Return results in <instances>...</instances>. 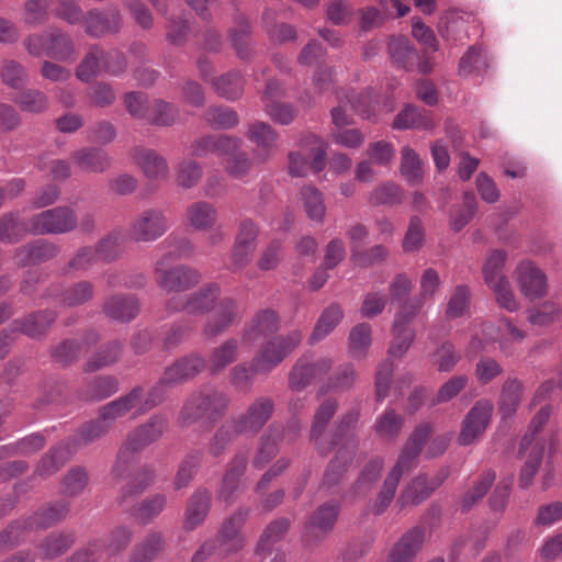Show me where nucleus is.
Here are the masks:
<instances>
[{
    "mask_svg": "<svg viewBox=\"0 0 562 562\" xmlns=\"http://www.w3.org/2000/svg\"><path fill=\"white\" fill-rule=\"evenodd\" d=\"M67 514L65 506L54 505L38 509L23 521H16L9 526L0 535V550L16 546L24 539L27 531L46 529L61 520Z\"/></svg>",
    "mask_w": 562,
    "mask_h": 562,
    "instance_id": "obj_5",
    "label": "nucleus"
},
{
    "mask_svg": "<svg viewBox=\"0 0 562 562\" xmlns=\"http://www.w3.org/2000/svg\"><path fill=\"white\" fill-rule=\"evenodd\" d=\"M75 160L83 169L103 171L111 165L106 153L100 148L85 149L76 154Z\"/></svg>",
    "mask_w": 562,
    "mask_h": 562,
    "instance_id": "obj_52",
    "label": "nucleus"
},
{
    "mask_svg": "<svg viewBox=\"0 0 562 562\" xmlns=\"http://www.w3.org/2000/svg\"><path fill=\"white\" fill-rule=\"evenodd\" d=\"M371 345V327L361 323L355 326L348 338V351L353 358H363Z\"/></svg>",
    "mask_w": 562,
    "mask_h": 562,
    "instance_id": "obj_47",
    "label": "nucleus"
},
{
    "mask_svg": "<svg viewBox=\"0 0 562 562\" xmlns=\"http://www.w3.org/2000/svg\"><path fill=\"white\" fill-rule=\"evenodd\" d=\"M103 63L104 52L98 47L91 48L77 68V77L82 81H89L100 71Z\"/></svg>",
    "mask_w": 562,
    "mask_h": 562,
    "instance_id": "obj_58",
    "label": "nucleus"
},
{
    "mask_svg": "<svg viewBox=\"0 0 562 562\" xmlns=\"http://www.w3.org/2000/svg\"><path fill=\"white\" fill-rule=\"evenodd\" d=\"M70 0H27L24 4L22 21L29 25H37L47 18V9L64 19H69Z\"/></svg>",
    "mask_w": 562,
    "mask_h": 562,
    "instance_id": "obj_23",
    "label": "nucleus"
},
{
    "mask_svg": "<svg viewBox=\"0 0 562 562\" xmlns=\"http://www.w3.org/2000/svg\"><path fill=\"white\" fill-rule=\"evenodd\" d=\"M496 479V474L494 471L488 470L485 471L473 484V486L465 493L463 497V507L469 509L473 506L479 499H481L487 491L491 488L492 484Z\"/></svg>",
    "mask_w": 562,
    "mask_h": 562,
    "instance_id": "obj_60",
    "label": "nucleus"
},
{
    "mask_svg": "<svg viewBox=\"0 0 562 562\" xmlns=\"http://www.w3.org/2000/svg\"><path fill=\"white\" fill-rule=\"evenodd\" d=\"M239 342L236 338H228L215 347L209 358L206 368L213 375L218 374L238 358Z\"/></svg>",
    "mask_w": 562,
    "mask_h": 562,
    "instance_id": "obj_33",
    "label": "nucleus"
},
{
    "mask_svg": "<svg viewBox=\"0 0 562 562\" xmlns=\"http://www.w3.org/2000/svg\"><path fill=\"white\" fill-rule=\"evenodd\" d=\"M166 427V419L155 415L131 432L119 450L113 468L114 475L122 476L135 456L147 446L157 441L162 436Z\"/></svg>",
    "mask_w": 562,
    "mask_h": 562,
    "instance_id": "obj_3",
    "label": "nucleus"
},
{
    "mask_svg": "<svg viewBox=\"0 0 562 562\" xmlns=\"http://www.w3.org/2000/svg\"><path fill=\"white\" fill-rule=\"evenodd\" d=\"M521 293L530 299L542 297L547 293V277L531 261H522L515 270Z\"/></svg>",
    "mask_w": 562,
    "mask_h": 562,
    "instance_id": "obj_19",
    "label": "nucleus"
},
{
    "mask_svg": "<svg viewBox=\"0 0 562 562\" xmlns=\"http://www.w3.org/2000/svg\"><path fill=\"white\" fill-rule=\"evenodd\" d=\"M169 229V222L161 209H146L139 212L128 227L130 237L137 243H151Z\"/></svg>",
    "mask_w": 562,
    "mask_h": 562,
    "instance_id": "obj_11",
    "label": "nucleus"
},
{
    "mask_svg": "<svg viewBox=\"0 0 562 562\" xmlns=\"http://www.w3.org/2000/svg\"><path fill=\"white\" fill-rule=\"evenodd\" d=\"M229 397L223 391L205 386L192 393L180 412L182 425H191L202 417L215 420L227 409Z\"/></svg>",
    "mask_w": 562,
    "mask_h": 562,
    "instance_id": "obj_4",
    "label": "nucleus"
},
{
    "mask_svg": "<svg viewBox=\"0 0 562 562\" xmlns=\"http://www.w3.org/2000/svg\"><path fill=\"white\" fill-rule=\"evenodd\" d=\"M69 225V213L66 209H53L42 212L31 220L30 232L34 234L61 233Z\"/></svg>",
    "mask_w": 562,
    "mask_h": 562,
    "instance_id": "obj_27",
    "label": "nucleus"
},
{
    "mask_svg": "<svg viewBox=\"0 0 562 562\" xmlns=\"http://www.w3.org/2000/svg\"><path fill=\"white\" fill-rule=\"evenodd\" d=\"M282 430L276 426L270 427L261 437V443L257 456L255 457V467L261 468L268 463L278 452L279 440Z\"/></svg>",
    "mask_w": 562,
    "mask_h": 562,
    "instance_id": "obj_44",
    "label": "nucleus"
},
{
    "mask_svg": "<svg viewBox=\"0 0 562 562\" xmlns=\"http://www.w3.org/2000/svg\"><path fill=\"white\" fill-rule=\"evenodd\" d=\"M289 528V520L280 518L267 526L258 542L257 552H269L279 542Z\"/></svg>",
    "mask_w": 562,
    "mask_h": 562,
    "instance_id": "obj_54",
    "label": "nucleus"
},
{
    "mask_svg": "<svg viewBox=\"0 0 562 562\" xmlns=\"http://www.w3.org/2000/svg\"><path fill=\"white\" fill-rule=\"evenodd\" d=\"M278 328V314L272 310H263L257 313L250 324L245 328L241 340L244 344L252 345L261 337L277 331Z\"/></svg>",
    "mask_w": 562,
    "mask_h": 562,
    "instance_id": "obj_26",
    "label": "nucleus"
},
{
    "mask_svg": "<svg viewBox=\"0 0 562 562\" xmlns=\"http://www.w3.org/2000/svg\"><path fill=\"white\" fill-rule=\"evenodd\" d=\"M130 114L135 120L157 126L171 125L179 116L177 108H130Z\"/></svg>",
    "mask_w": 562,
    "mask_h": 562,
    "instance_id": "obj_36",
    "label": "nucleus"
},
{
    "mask_svg": "<svg viewBox=\"0 0 562 562\" xmlns=\"http://www.w3.org/2000/svg\"><path fill=\"white\" fill-rule=\"evenodd\" d=\"M383 464L382 458H373L364 465L353 486L355 495L363 496L372 490L380 477Z\"/></svg>",
    "mask_w": 562,
    "mask_h": 562,
    "instance_id": "obj_42",
    "label": "nucleus"
},
{
    "mask_svg": "<svg viewBox=\"0 0 562 562\" xmlns=\"http://www.w3.org/2000/svg\"><path fill=\"white\" fill-rule=\"evenodd\" d=\"M476 210L475 196L471 192H467L463 196V204L456 210L450 218L451 228L460 232L473 217Z\"/></svg>",
    "mask_w": 562,
    "mask_h": 562,
    "instance_id": "obj_62",
    "label": "nucleus"
},
{
    "mask_svg": "<svg viewBox=\"0 0 562 562\" xmlns=\"http://www.w3.org/2000/svg\"><path fill=\"white\" fill-rule=\"evenodd\" d=\"M432 432L430 424L418 426L406 441L396 463L385 477L383 485L372 505L374 514L383 513L392 503L402 475L416 463L426 440Z\"/></svg>",
    "mask_w": 562,
    "mask_h": 562,
    "instance_id": "obj_1",
    "label": "nucleus"
},
{
    "mask_svg": "<svg viewBox=\"0 0 562 562\" xmlns=\"http://www.w3.org/2000/svg\"><path fill=\"white\" fill-rule=\"evenodd\" d=\"M490 67V57L481 45L468 48L459 63L461 76L483 75Z\"/></svg>",
    "mask_w": 562,
    "mask_h": 562,
    "instance_id": "obj_35",
    "label": "nucleus"
},
{
    "mask_svg": "<svg viewBox=\"0 0 562 562\" xmlns=\"http://www.w3.org/2000/svg\"><path fill=\"white\" fill-rule=\"evenodd\" d=\"M301 200L307 217L317 223L323 222L326 207L322 192L315 187H304L301 191Z\"/></svg>",
    "mask_w": 562,
    "mask_h": 562,
    "instance_id": "obj_41",
    "label": "nucleus"
},
{
    "mask_svg": "<svg viewBox=\"0 0 562 562\" xmlns=\"http://www.w3.org/2000/svg\"><path fill=\"white\" fill-rule=\"evenodd\" d=\"M164 549V540L160 533H149L133 550L130 562H151Z\"/></svg>",
    "mask_w": 562,
    "mask_h": 562,
    "instance_id": "obj_46",
    "label": "nucleus"
},
{
    "mask_svg": "<svg viewBox=\"0 0 562 562\" xmlns=\"http://www.w3.org/2000/svg\"><path fill=\"white\" fill-rule=\"evenodd\" d=\"M393 61L401 68L409 70L414 67L418 54L406 37H394L389 43Z\"/></svg>",
    "mask_w": 562,
    "mask_h": 562,
    "instance_id": "obj_38",
    "label": "nucleus"
},
{
    "mask_svg": "<svg viewBox=\"0 0 562 562\" xmlns=\"http://www.w3.org/2000/svg\"><path fill=\"white\" fill-rule=\"evenodd\" d=\"M241 431L232 420H227L212 437L209 446V452L213 457H220L226 448L239 436Z\"/></svg>",
    "mask_w": 562,
    "mask_h": 562,
    "instance_id": "obj_45",
    "label": "nucleus"
},
{
    "mask_svg": "<svg viewBox=\"0 0 562 562\" xmlns=\"http://www.w3.org/2000/svg\"><path fill=\"white\" fill-rule=\"evenodd\" d=\"M156 403L151 400L145 398L144 389L140 386L134 387L127 394H124L99 409L101 419L108 424L111 429L115 422L126 416L130 412L135 411L136 414H143L153 407Z\"/></svg>",
    "mask_w": 562,
    "mask_h": 562,
    "instance_id": "obj_8",
    "label": "nucleus"
},
{
    "mask_svg": "<svg viewBox=\"0 0 562 562\" xmlns=\"http://www.w3.org/2000/svg\"><path fill=\"white\" fill-rule=\"evenodd\" d=\"M507 259V252L502 249L492 250L482 267V273L486 284L495 283L506 277L503 274V267Z\"/></svg>",
    "mask_w": 562,
    "mask_h": 562,
    "instance_id": "obj_51",
    "label": "nucleus"
},
{
    "mask_svg": "<svg viewBox=\"0 0 562 562\" xmlns=\"http://www.w3.org/2000/svg\"><path fill=\"white\" fill-rule=\"evenodd\" d=\"M125 235L121 229H113L103 237L97 247L100 260L105 262L115 260L120 255Z\"/></svg>",
    "mask_w": 562,
    "mask_h": 562,
    "instance_id": "obj_56",
    "label": "nucleus"
},
{
    "mask_svg": "<svg viewBox=\"0 0 562 562\" xmlns=\"http://www.w3.org/2000/svg\"><path fill=\"white\" fill-rule=\"evenodd\" d=\"M274 404L269 397H259L251 403L246 412L232 418L243 435H256L269 420L273 413Z\"/></svg>",
    "mask_w": 562,
    "mask_h": 562,
    "instance_id": "obj_16",
    "label": "nucleus"
},
{
    "mask_svg": "<svg viewBox=\"0 0 562 562\" xmlns=\"http://www.w3.org/2000/svg\"><path fill=\"white\" fill-rule=\"evenodd\" d=\"M210 505L211 494L203 488L196 490L190 497L187 506L184 528L187 530H192L202 524L207 516Z\"/></svg>",
    "mask_w": 562,
    "mask_h": 562,
    "instance_id": "obj_34",
    "label": "nucleus"
},
{
    "mask_svg": "<svg viewBox=\"0 0 562 562\" xmlns=\"http://www.w3.org/2000/svg\"><path fill=\"white\" fill-rule=\"evenodd\" d=\"M493 413V405L488 401H479L467 413L458 437L461 446L475 442L486 430Z\"/></svg>",
    "mask_w": 562,
    "mask_h": 562,
    "instance_id": "obj_14",
    "label": "nucleus"
},
{
    "mask_svg": "<svg viewBox=\"0 0 562 562\" xmlns=\"http://www.w3.org/2000/svg\"><path fill=\"white\" fill-rule=\"evenodd\" d=\"M203 459V452L194 450L190 452L180 463L176 479L175 487L181 490L187 487L194 477L196 470L199 469Z\"/></svg>",
    "mask_w": 562,
    "mask_h": 562,
    "instance_id": "obj_49",
    "label": "nucleus"
},
{
    "mask_svg": "<svg viewBox=\"0 0 562 562\" xmlns=\"http://www.w3.org/2000/svg\"><path fill=\"white\" fill-rule=\"evenodd\" d=\"M526 337L524 330L516 327L509 319H503L498 325L482 322L479 330H475L467 347L469 356H476L486 350L487 346L498 342L501 351L505 356L514 353L515 345L520 344Z\"/></svg>",
    "mask_w": 562,
    "mask_h": 562,
    "instance_id": "obj_2",
    "label": "nucleus"
},
{
    "mask_svg": "<svg viewBox=\"0 0 562 562\" xmlns=\"http://www.w3.org/2000/svg\"><path fill=\"white\" fill-rule=\"evenodd\" d=\"M122 353V345L113 341L94 352L86 364L87 371H97L117 361Z\"/></svg>",
    "mask_w": 562,
    "mask_h": 562,
    "instance_id": "obj_50",
    "label": "nucleus"
},
{
    "mask_svg": "<svg viewBox=\"0 0 562 562\" xmlns=\"http://www.w3.org/2000/svg\"><path fill=\"white\" fill-rule=\"evenodd\" d=\"M206 368L205 359L198 355L192 353L177 360L173 364L168 367L161 379L160 384L170 386L173 384L182 383L189 379L194 378Z\"/></svg>",
    "mask_w": 562,
    "mask_h": 562,
    "instance_id": "obj_20",
    "label": "nucleus"
},
{
    "mask_svg": "<svg viewBox=\"0 0 562 562\" xmlns=\"http://www.w3.org/2000/svg\"><path fill=\"white\" fill-rule=\"evenodd\" d=\"M103 312L117 322H130L139 312L138 300L134 295H113L103 304Z\"/></svg>",
    "mask_w": 562,
    "mask_h": 562,
    "instance_id": "obj_29",
    "label": "nucleus"
},
{
    "mask_svg": "<svg viewBox=\"0 0 562 562\" xmlns=\"http://www.w3.org/2000/svg\"><path fill=\"white\" fill-rule=\"evenodd\" d=\"M402 425V416L390 408L376 418L374 430L380 438L393 440L398 436Z\"/></svg>",
    "mask_w": 562,
    "mask_h": 562,
    "instance_id": "obj_48",
    "label": "nucleus"
},
{
    "mask_svg": "<svg viewBox=\"0 0 562 562\" xmlns=\"http://www.w3.org/2000/svg\"><path fill=\"white\" fill-rule=\"evenodd\" d=\"M133 162L143 171L149 180L166 179L169 173L167 160L157 151L136 146L131 149Z\"/></svg>",
    "mask_w": 562,
    "mask_h": 562,
    "instance_id": "obj_21",
    "label": "nucleus"
},
{
    "mask_svg": "<svg viewBox=\"0 0 562 562\" xmlns=\"http://www.w3.org/2000/svg\"><path fill=\"white\" fill-rule=\"evenodd\" d=\"M420 311V303L404 304L395 314L392 327L393 339L389 348V355L402 358L415 339V330L409 323Z\"/></svg>",
    "mask_w": 562,
    "mask_h": 562,
    "instance_id": "obj_13",
    "label": "nucleus"
},
{
    "mask_svg": "<svg viewBox=\"0 0 562 562\" xmlns=\"http://www.w3.org/2000/svg\"><path fill=\"white\" fill-rule=\"evenodd\" d=\"M440 289L441 280L439 273L434 268H427L420 274L418 297L411 301V303H420L422 307L424 302L434 299Z\"/></svg>",
    "mask_w": 562,
    "mask_h": 562,
    "instance_id": "obj_55",
    "label": "nucleus"
},
{
    "mask_svg": "<svg viewBox=\"0 0 562 562\" xmlns=\"http://www.w3.org/2000/svg\"><path fill=\"white\" fill-rule=\"evenodd\" d=\"M205 119L214 128H232L238 124V115L232 108H209Z\"/></svg>",
    "mask_w": 562,
    "mask_h": 562,
    "instance_id": "obj_63",
    "label": "nucleus"
},
{
    "mask_svg": "<svg viewBox=\"0 0 562 562\" xmlns=\"http://www.w3.org/2000/svg\"><path fill=\"white\" fill-rule=\"evenodd\" d=\"M522 384L516 379H508L503 385L499 409L504 416L515 413L521 398Z\"/></svg>",
    "mask_w": 562,
    "mask_h": 562,
    "instance_id": "obj_53",
    "label": "nucleus"
},
{
    "mask_svg": "<svg viewBox=\"0 0 562 562\" xmlns=\"http://www.w3.org/2000/svg\"><path fill=\"white\" fill-rule=\"evenodd\" d=\"M338 515V507L334 504L321 506L310 518L305 526L306 542L323 539L333 529Z\"/></svg>",
    "mask_w": 562,
    "mask_h": 562,
    "instance_id": "obj_24",
    "label": "nucleus"
},
{
    "mask_svg": "<svg viewBox=\"0 0 562 562\" xmlns=\"http://www.w3.org/2000/svg\"><path fill=\"white\" fill-rule=\"evenodd\" d=\"M248 517V510L240 508L227 517L218 530V551L222 554L237 552L245 544L241 528Z\"/></svg>",
    "mask_w": 562,
    "mask_h": 562,
    "instance_id": "obj_17",
    "label": "nucleus"
},
{
    "mask_svg": "<svg viewBox=\"0 0 562 562\" xmlns=\"http://www.w3.org/2000/svg\"><path fill=\"white\" fill-rule=\"evenodd\" d=\"M356 445L352 441L350 447L340 448L334 460L329 463L324 474L322 488L330 490L335 487L344 477L347 467L351 463L355 456Z\"/></svg>",
    "mask_w": 562,
    "mask_h": 562,
    "instance_id": "obj_31",
    "label": "nucleus"
},
{
    "mask_svg": "<svg viewBox=\"0 0 562 562\" xmlns=\"http://www.w3.org/2000/svg\"><path fill=\"white\" fill-rule=\"evenodd\" d=\"M337 411V402L335 400L324 401L316 409L314 420L312 424L311 438L312 441L317 446L321 453H325L328 447H324L321 440L328 422L331 419Z\"/></svg>",
    "mask_w": 562,
    "mask_h": 562,
    "instance_id": "obj_37",
    "label": "nucleus"
},
{
    "mask_svg": "<svg viewBox=\"0 0 562 562\" xmlns=\"http://www.w3.org/2000/svg\"><path fill=\"white\" fill-rule=\"evenodd\" d=\"M55 318L56 316L53 312L33 313L24 318L13 321L11 330L22 333L31 338H36L46 333Z\"/></svg>",
    "mask_w": 562,
    "mask_h": 562,
    "instance_id": "obj_30",
    "label": "nucleus"
},
{
    "mask_svg": "<svg viewBox=\"0 0 562 562\" xmlns=\"http://www.w3.org/2000/svg\"><path fill=\"white\" fill-rule=\"evenodd\" d=\"M30 231L16 215L5 214L0 218V241L16 243Z\"/></svg>",
    "mask_w": 562,
    "mask_h": 562,
    "instance_id": "obj_57",
    "label": "nucleus"
},
{
    "mask_svg": "<svg viewBox=\"0 0 562 562\" xmlns=\"http://www.w3.org/2000/svg\"><path fill=\"white\" fill-rule=\"evenodd\" d=\"M333 366L329 358H319L311 361L303 356L296 360L289 374V386L292 391L301 392L308 386L316 378L327 373Z\"/></svg>",
    "mask_w": 562,
    "mask_h": 562,
    "instance_id": "obj_15",
    "label": "nucleus"
},
{
    "mask_svg": "<svg viewBox=\"0 0 562 562\" xmlns=\"http://www.w3.org/2000/svg\"><path fill=\"white\" fill-rule=\"evenodd\" d=\"M401 173L411 184H417L423 179V161L409 146H404L401 150Z\"/></svg>",
    "mask_w": 562,
    "mask_h": 562,
    "instance_id": "obj_40",
    "label": "nucleus"
},
{
    "mask_svg": "<svg viewBox=\"0 0 562 562\" xmlns=\"http://www.w3.org/2000/svg\"><path fill=\"white\" fill-rule=\"evenodd\" d=\"M344 313L339 305L333 304L328 306L319 316L312 335L310 342L315 344L325 338L342 319Z\"/></svg>",
    "mask_w": 562,
    "mask_h": 562,
    "instance_id": "obj_39",
    "label": "nucleus"
},
{
    "mask_svg": "<svg viewBox=\"0 0 562 562\" xmlns=\"http://www.w3.org/2000/svg\"><path fill=\"white\" fill-rule=\"evenodd\" d=\"M221 288L217 283H209L188 295H173L166 303L169 312H186L201 316L211 312L220 299Z\"/></svg>",
    "mask_w": 562,
    "mask_h": 562,
    "instance_id": "obj_7",
    "label": "nucleus"
},
{
    "mask_svg": "<svg viewBox=\"0 0 562 562\" xmlns=\"http://www.w3.org/2000/svg\"><path fill=\"white\" fill-rule=\"evenodd\" d=\"M470 289L465 284L457 285L450 293L446 307V317L456 319L464 316L470 308Z\"/></svg>",
    "mask_w": 562,
    "mask_h": 562,
    "instance_id": "obj_43",
    "label": "nucleus"
},
{
    "mask_svg": "<svg viewBox=\"0 0 562 562\" xmlns=\"http://www.w3.org/2000/svg\"><path fill=\"white\" fill-rule=\"evenodd\" d=\"M425 539L422 528H413L401 537L390 551L387 562H413Z\"/></svg>",
    "mask_w": 562,
    "mask_h": 562,
    "instance_id": "obj_25",
    "label": "nucleus"
},
{
    "mask_svg": "<svg viewBox=\"0 0 562 562\" xmlns=\"http://www.w3.org/2000/svg\"><path fill=\"white\" fill-rule=\"evenodd\" d=\"M202 167L192 159L182 160L177 167V179L179 186L186 189L194 187L202 177Z\"/></svg>",
    "mask_w": 562,
    "mask_h": 562,
    "instance_id": "obj_64",
    "label": "nucleus"
},
{
    "mask_svg": "<svg viewBox=\"0 0 562 562\" xmlns=\"http://www.w3.org/2000/svg\"><path fill=\"white\" fill-rule=\"evenodd\" d=\"M213 85L218 94L229 101H235L236 98L241 93L243 79L238 72L231 71L217 78Z\"/></svg>",
    "mask_w": 562,
    "mask_h": 562,
    "instance_id": "obj_59",
    "label": "nucleus"
},
{
    "mask_svg": "<svg viewBox=\"0 0 562 562\" xmlns=\"http://www.w3.org/2000/svg\"><path fill=\"white\" fill-rule=\"evenodd\" d=\"M155 280L164 291L179 293L194 288L201 281V273L186 265L167 268L164 260H159L155 267Z\"/></svg>",
    "mask_w": 562,
    "mask_h": 562,
    "instance_id": "obj_10",
    "label": "nucleus"
},
{
    "mask_svg": "<svg viewBox=\"0 0 562 562\" xmlns=\"http://www.w3.org/2000/svg\"><path fill=\"white\" fill-rule=\"evenodd\" d=\"M434 126L435 120L426 108H404L393 122V127L396 130H429Z\"/></svg>",
    "mask_w": 562,
    "mask_h": 562,
    "instance_id": "obj_32",
    "label": "nucleus"
},
{
    "mask_svg": "<svg viewBox=\"0 0 562 562\" xmlns=\"http://www.w3.org/2000/svg\"><path fill=\"white\" fill-rule=\"evenodd\" d=\"M246 137L255 145L256 160L266 162L277 148L279 135L268 123L256 121L249 124Z\"/></svg>",
    "mask_w": 562,
    "mask_h": 562,
    "instance_id": "obj_18",
    "label": "nucleus"
},
{
    "mask_svg": "<svg viewBox=\"0 0 562 562\" xmlns=\"http://www.w3.org/2000/svg\"><path fill=\"white\" fill-rule=\"evenodd\" d=\"M238 315L237 302L232 297L220 301L215 312L207 317L202 333L207 338H214L224 333Z\"/></svg>",
    "mask_w": 562,
    "mask_h": 562,
    "instance_id": "obj_22",
    "label": "nucleus"
},
{
    "mask_svg": "<svg viewBox=\"0 0 562 562\" xmlns=\"http://www.w3.org/2000/svg\"><path fill=\"white\" fill-rule=\"evenodd\" d=\"M132 540V530L126 526H117L112 529L104 542L94 541L87 548L76 552L72 562H97L102 553L108 558L114 557L124 551Z\"/></svg>",
    "mask_w": 562,
    "mask_h": 562,
    "instance_id": "obj_9",
    "label": "nucleus"
},
{
    "mask_svg": "<svg viewBox=\"0 0 562 562\" xmlns=\"http://www.w3.org/2000/svg\"><path fill=\"white\" fill-rule=\"evenodd\" d=\"M68 456L67 448L57 447L52 449L36 467V473L41 476H48L57 472L66 462Z\"/></svg>",
    "mask_w": 562,
    "mask_h": 562,
    "instance_id": "obj_61",
    "label": "nucleus"
},
{
    "mask_svg": "<svg viewBox=\"0 0 562 562\" xmlns=\"http://www.w3.org/2000/svg\"><path fill=\"white\" fill-rule=\"evenodd\" d=\"M302 340L303 334L299 329L268 339L255 357L257 369L265 370V374L271 372L301 345Z\"/></svg>",
    "mask_w": 562,
    "mask_h": 562,
    "instance_id": "obj_6",
    "label": "nucleus"
},
{
    "mask_svg": "<svg viewBox=\"0 0 562 562\" xmlns=\"http://www.w3.org/2000/svg\"><path fill=\"white\" fill-rule=\"evenodd\" d=\"M218 211L210 202L196 201L191 203L186 211L187 225L193 231L210 232L209 241L212 245L224 240L225 234L220 225Z\"/></svg>",
    "mask_w": 562,
    "mask_h": 562,
    "instance_id": "obj_12",
    "label": "nucleus"
},
{
    "mask_svg": "<svg viewBox=\"0 0 562 562\" xmlns=\"http://www.w3.org/2000/svg\"><path fill=\"white\" fill-rule=\"evenodd\" d=\"M86 31L92 36L116 32L121 26V15L116 10L88 12L85 18Z\"/></svg>",
    "mask_w": 562,
    "mask_h": 562,
    "instance_id": "obj_28",
    "label": "nucleus"
}]
</instances>
